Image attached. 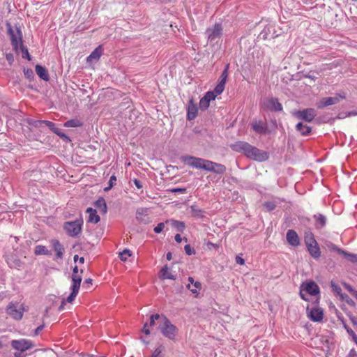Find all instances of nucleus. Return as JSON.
<instances>
[{
    "label": "nucleus",
    "mask_w": 357,
    "mask_h": 357,
    "mask_svg": "<svg viewBox=\"0 0 357 357\" xmlns=\"http://www.w3.org/2000/svg\"><path fill=\"white\" fill-rule=\"evenodd\" d=\"M304 291L310 296H316L319 294L320 289L319 286L314 281L307 282L303 288Z\"/></svg>",
    "instance_id": "18"
},
{
    "label": "nucleus",
    "mask_w": 357,
    "mask_h": 357,
    "mask_svg": "<svg viewBox=\"0 0 357 357\" xmlns=\"http://www.w3.org/2000/svg\"><path fill=\"white\" fill-rule=\"evenodd\" d=\"M144 209L137 210V216L136 218L139 222H142L146 224L147 222L146 220H145L142 216L143 215Z\"/></svg>",
    "instance_id": "45"
},
{
    "label": "nucleus",
    "mask_w": 357,
    "mask_h": 357,
    "mask_svg": "<svg viewBox=\"0 0 357 357\" xmlns=\"http://www.w3.org/2000/svg\"><path fill=\"white\" fill-rule=\"evenodd\" d=\"M148 326H149L148 324L146 323V324H144L143 329H142L143 333H144L146 335L150 334V330L148 328Z\"/></svg>",
    "instance_id": "60"
},
{
    "label": "nucleus",
    "mask_w": 357,
    "mask_h": 357,
    "mask_svg": "<svg viewBox=\"0 0 357 357\" xmlns=\"http://www.w3.org/2000/svg\"><path fill=\"white\" fill-rule=\"evenodd\" d=\"M45 328V324H43L41 325H40L39 326H38L35 331H34V333H33V335L34 336H37L39 333Z\"/></svg>",
    "instance_id": "53"
},
{
    "label": "nucleus",
    "mask_w": 357,
    "mask_h": 357,
    "mask_svg": "<svg viewBox=\"0 0 357 357\" xmlns=\"http://www.w3.org/2000/svg\"><path fill=\"white\" fill-rule=\"evenodd\" d=\"M344 328L347 330L349 334L351 335L354 340L355 341V337H357L356 333L354 332L352 329H351L349 326L344 324Z\"/></svg>",
    "instance_id": "52"
},
{
    "label": "nucleus",
    "mask_w": 357,
    "mask_h": 357,
    "mask_svg": "<svg viewBox=\"0 0 357 357\" xmlns=\"http://www.w3.org/2000/svg\"><path fill=\"white\" fill-rule=\"evenodd\" d=\"M304 283L302 284L301 287V290H300V292H299V295L301 296V298L305 301H310V298H308V296L306 295V294L304 293V290H303V287H304Z\"/></svg>",
    "instance_id": "49"
},
{
    "label": "nucleus",
    "mask_w": 357,
    "mask_h": 357,
    "mask_svg": "<svg viewBox=\"0 0 357 357\" xmlns=\"http://www.w3.org/2000/svg\"><path fill=\"white\" fill-rule=\"evenodd\" d=\"M263 107L271 112L282 111V105L277 98H269L263 102Z\"/></svg>",
    "instance_id": "13"
},
{
    "label": "nucleus",
    "mask_w": 357,
    "mask_h": 357,
    "mask_svg": "<svg viewBox=\"0 0 357 357\" xmlns=\"http://www.w3.org/2000/svg\"><path fill=\"white\" fill-rule=\"evenodd\" d=\"M11 347L20 352L26 351L34 347L33 343L29 340L20 339L13 340L10 342Z\"/></svg>",
    "instance_id": "11"
},
{
    "label": "nucleus",
    "mask_w": 357,
    "mask_h": 357,
    "mask_svg": "<svg viewBox=\"0 0 357 357\" xmlns=\"http://www.w3.org/2000/svg\"><path fill=\"white\" fill-rule=\"evenodd\" d=\"M236 263L240 265H244L245 264V260L240 256L236 257Z\"/></svg>",
    "instance_id": "56"
},
{
    "label": "nucleus",
    "mask_w": 357,
    "mask_h": 357,
    "mask_svg": "<svg viewBox=\"0 0 357 357\" xmlns=\"http://www.w3.org/2000/svg\"><path fill=\"white\" fill-rule=\"evenodd\" d=\"M161 353H162V348H161V346H160V347L156 348L153 351L151 357H162L160 356Z\"/></svg>",
    "instance_id": "50"
},
{
    "label": "nucleus",
    "mask_w": 357,
    "mask_h": 357,
    "mask_svg": "<svg viewBox=\"0 0 357 357\" xmlns=\"http://www.w3.org/2000/svg\"><path fill=\"white\" fill-rule=\"evenodd\" d=\"M291 114L298 119L310 123L312 122L317 116V112L314 108H306L302 110L293 111L291 112Z\"/></svg>",
    "instance_id": "8"
},
{
    "label": "nucleus",
    "mask_w": 357,
    "mask_h": 357,
    "mask_svg": "<svg viewBox=\"0 0 357 357\" xmlns=\"http://www.w3.org/2000/svg\"><path fill=\"white\" fill-rule=\"evenodd\" d=\"M346 259L351 263H357V255L348 252L344 250V253L342 255Z\"/></svg>",
    "instance_id": "34"
},
{
    "label": "nucleus",
    "mask_w": 357,
    "mask_h": 357,
    "mask_svg": "<svg viewBox=\"0 0 357 357\" xmlns=\"http://www.w3.org/2000/svg\"><path fill=\"white\" fill-rule=\"evenodd\" d=\"M252 128L255 132L260 135H264L269 132L267 123L266 122H263L261 120L255 121L253 122L252 124Z\"/></svg>",
    "instance_id": "15"
},
{
    "label": "nucleus",
    "mask_w": 357,
    "mask_h": 357,
    "mask_svg": "<svg viewBox=\"0 0 357 357\" xmlns=\"http://www.w3.org/2000/svg\"><path fill=\"white\" fill-rule=\"evenodd\" d=\"M132 255V252L128 249H125L119 253V257L121 261H126L128 257Z\"/></svg>",
    "instance_id": "36"
},
{
    "label": "nucleus",
    "mask_w": 357,
    "mask_h": 357,
    "mask_svg": "<svg viewBox=\"0 0 357 357\" xmlns=\"http://www.w3.org/2000/svg\"><path fill=\"white\" fill-rule=\"evenodd\" d=\"M132 182L133 183L135 184V185L137 187V188L138 189H141L142 188V183L139 180H138L137 178H134L132 180Z\"/></svg>",
    "instance_id": "54"
},
{
    "label": "nucleus",
    "mask_w": 357,
    "mask_h": 357,
    "mask_svg": "<svg viewBox=\"0 0 357 357\" xmlns=\"http://www.w3.org/2000/svg\"><path fill=\"white\" fill-rule=\"evenodd\" d=\"M162 316H160L159 314H152L151 317H150V321H149V324H148V325L149 326H153L155 325V320H158L159 319H161Z\"/></svg>",
    "instance_id": "43"
},
{
    "label": "nucleus",
    "mask_w": 357,
    "mask_h": 357,
    "mask_svg": "<svg viewBox=\"0 0 357 357\" xmlns=\"http://www.w3.org/2000/svg\"><path fill=\"white\" fill-rule=\"evenodd\" d=\"M184 250H185V252L186 253V255L190 256V255H195V250L194 248H192L191 247L190 245L189 244H187L185 245L184 247Z\"/></svg>",
    "instance_id": "44"
},
{
    "label": "nucleus",
    "mask_w": 357,
    "mask_h": 357,
    "mask_svg": "<svg viewBox=\"0 0 357 357\" xmlns=\"http://www.w3.org/2000/svg\"><path fill=\"white\" fill-rule=\"evenodd\" d=\"M264 206L268 211H272L276 208V204L274 202H266Z\"/></svg>",
    "instance_id": "42"
},
{
    "label": "nucleus",
    "mask_w": 357,
    "mask_h": 357,
    "mask_svg": "<svg viewBox=\"0 0 357 357\" xmlns=\"http://www.w3.org/2000/svg\"><path fill=\"white\" fill-rule=\"evenodd\" d=\"M340 102V98L335 97H326L323 98L317 105L319 109H321L330 105H335Z\"/></svg>",
    "instance_id": "17"
},
{
    "label": "nucleus",
    "mask_w": 357,
    "mask_h": 357,
    "mask_svg": "<svg viewBox=\"0 0 357 357\" xmlns=\"http://www.w3.org/2000/svg\"><path fill=\"white\" fill-rule=\"evenodd\" d=\"M181 160L184 164L193 168L204 169L203 165L205 164L206 159L191 155H183L181 157Z\"/></svg>",
    "instance_id": "9"
},
{
    "label": "nucleus",
    "mask_w": 357,
    "mask_h": 357,
    "mask_svg": "<svg viewBox=\"0 0 357 357\" xmlns=\"http://www.w3.org/2000/svg\"><path fill=\"white\" fill-rule=\"evenodd\" d=\"M159 278L161 280H176V275H173L167 265L164 266L160 272Z\"/></svg>",
    "instance_id": "26"
},
{
    "label": "nucleus",
    "mask_w": 357,
    "mask_h": 357,
    "mask_svg": "<svg viewBox=\"0 0 357 357\" xmlns=\"http://www.w3.org/2000/svg\"><path fill=\"white\" fill-rule=\"evenodd\" d=\"M116 176L114 175H112L110 178H109V182H108V186L105 188L104 190L105 191H108L109 190H110L112 188H113V186L116 184Z\"/></svg>",
    "instance_id": "39"
},
{
    "label": "nucleus",
    "mask_w": 357,
    "mask_h": 357,
    "mask_svg": "<svg viewBox=\"0 0 357 357\" xmlns=\"http://www.w3.org/2000/svg\"><path fill=\"white\" fill-rule=\"evenodd\" d=\"M191 215L196 219H203L206 217V212L199 208L196 204H192L190 206Z\"/></svg>",
    "instance_id": "21"
},
{
    "label": "nucleus",
    "mask_w": 357,
    "mask_h": 357,
    "mask_svg": "<svg viewBox=\"0 0 357 357\" xmlns=\"http://www.w3.org/2000/svg\"><path fill=\"white\" fill-rule=\"evenodd\" d=\"M233 151L244 154L248 158L257 162H264L269 158V153L261 150L249 143L243 141H238L231 145Z\"/></svg>",
    "instance_id": "1"
},
{
    "label": "nucleus",
    "mask_w": 357,
    "mask_h": 357,
    "mask_svg": "<svg viewBox=\"0 0 357 357\" xmlns=\"http://www.w3.org/2000/svg\"><path fill=\"white\" fill-rule=\"evenodd\" d=\"M6 59L9 64H12L14 61V56L12 53H7L6 54Z\"/></svg>",
    "instance_id": "51"
},
{
    "label": "nucleus",
    "mask_w": 357,
    "mask_h": 357,
    "mask_svg": "<svg viewBox=\"0 0 357 357\" xmlns=\"http://www.w3.org/2000/svg\"><path fill=\"white\" fill-rule=\"evenodd\" d=\"M94 206L99 209L102 214H106L107 212V206L103 197H99L94 203Z\"/></svg>",
    "instance_id": "28"
},
{
    "label": "nucleus",
    "mask_w": 357,
    "mask_h": 357,
    "mask_svg": "<svg viewBox=\"0 0 357 357\" xmlns=\"http://www.w3.org/2000/svg\"><path fill=\"white\" fill-rule=\"evenodd\" d=\"M186 287L193 294L195 295V297H197L199 294L198 291H197V289H196L195 287L193 288V289H190V284H187Z\"/></svg>",
    "instance_id": "58"
},
{
    "label": "nucleus",
    "mask_w": 357,
    "mask_h": 357,
    "mask_svg": "<svg viewBox=\"0 0 357 357\" xmlns=\"http://www.w3.org/2000/svg\"><path fill=\"white\" fill-rule=\"evenodd\" d=\"M214 164H215V162H213V161H211L208 160H206L205 164H204V165H203L204 170L211 172L213 170Z\"/></svg>",
    "instance_id": "37"
},
{
    "label": "nucleus",
    "mask_w": 357,
    "mask_h": 357,
    "mask_svg": "<svg viewBox=\"0 0 357 357\" xmlns=\"http://www.w3.org/2000/svg\"><path fill=\"white\" fill-rule=\"evenodd\" d=\"M331 287L335 292H336L337 294H340V292L342 291V289L340 287L335 285L332 283Z\"/></svg>",
    "instance_id": "55"
},
{
    "label": "nucleus",
    "mask_w": 357,
    "mask_h": 357,
    "mask_svg": "<svg viewBox=\"0 0 357 357\" xmlns=\"http://www.w3.org/2000/svg\"><path fill=\"white\" fill-rule=\"evenodd\" d=\"M36 73L38 76L44 81H48L50 79L47 70L45 67L40 65H36Z\"/></svg>",
    "instance_id": "27"
},
{
    "label": "nucleus",
    "mask_w": 357,
    "mask_h": 357,
    "mask_svg": "<svg viewBox=\"0 0 357 357\" xmlns=\"http://www.w3.org/2000/svg\"><path fill=\"white\" fill-rule=\"evenodd\" d=\"M60 137L66 142H71V139L67 135H66L64 132L63 134H61L60 135Z\"/></svg>",
    "instance_id": "57"
},
{
    "label": "nucleus",
    "mask_w": 357,
    "mask_h": 357,
    "mask_svg": "<svg viewBox=\"0 0 357 357\" xmlns=\"http://www.w3.org/2000/svg\"><path fill=\"white\" fill-rule=\"evenodd\" d=\"M102 54V49L101 46L99 45L87 56L86 61L87 62L98 61Z\"/></svg>",
    "instance_id": "23"
},
{
    "label": "nucleus",
    "mask_w": 357,
    "mask_h": 357,
    "mask_svg": "<svg viewBox=\"0 0 357 357\" xmlns=\"http://www.w3.org/2000/svg\"><path fill=\"white\" fill-rule=\"evenodd\" d=\"M164 228H165V223L164 222H160V223L158 224L154 227L153 231L156 234H160V233H161L162 231Z\"/></svg>",
    "instance_id": "48"
},
{
    "label": "nucleus",
    "mask_w": 357,
    "mask_h": 357,
    "mask_svg": "<svg viewBox=\"0 0 357 357\" xmlns=\"http://www.w3.org/2000/svg\"><path fill=\"white\" fill-rule=\"evenodd\" d=\"M229 64H227L218 79V83L214 88L213 91H208L203 97L210 102L215 100L217 96L220 95L225 90V84L228 77V70Z\"/></svg>",
    "instance_id": "3"
},
{
    "label": "nucleus",
    "mask_w": 357,
    "mask_h": 357,
    "mask_svg": "<svg viewBox=\"0 0 357 357\" xmlns=\"http://www.w3.org/2000/svg\"><path fill=\"white\" fill-rule=\"evenodd\" d=\"M54 134L60 137L61 134H63V132L61 131V129L56 128L55 130L53 131Z\"/></svg>",
    "instance_id": "63"
},
{
    "label": "nucleus",
    "mask_w": 357,
    "mask_h": 357,
    "mask_svg": "<svg viewBox=\"0 0 357 357\" xmlns=\"http://www.w3.org/2000/svg\"><path fill=\"white\" fill-rule=\"evenodd\" d=\"M6 25L13 50L17 52L20 49L22 54V58L26 59L28 61H31V57L29 53L28 49L23 45L22 32L20 27L15 26V31L9 22H7Z\"/></svg>",
    "instance_id": "2"
},
{
    "label": "nucleus",
    "mask_w": 357,
    "mask_h": 357,
    "mask_svg": "<svg viewBox=\"0 0 357 357\" xmlns=\"http://www.w3.org/2000/svg\"><path fill=\"white\" fill-rule=\"evenodd\" d=\"M205 34L208 40L212 42L220 38L222 34V26L221 23H215L212 27L206 30Z\"/></svg>",
    "instance_id": "10"
},
{
    "label": "nucleus",
    "mask_w": 357,
    "mask_h": 357,
    "mask_svg": "<svg viewBox=\"0 0 357 357\" xmlns=\"http://www.w3.org/2000/svg\"><path fill=\"white\" fill-rule=\"evenodd\" d=\"M6 313L15 320H20L23 317L24 307L17 302H10L6 309Z\"/></svg>",
    "instance_id": "7"
},
{
    "label": "nucleus",
    "mask_w": 357,
    "mask_h": 357,
    "mask_svg": "<svg viewBox=\"0 0 357 357\" xmlns=\"http://www.w3.org/2000/svg\"><path fill=\"white\" fill-rule=\"evenodd\" d=\"M34 252L36 255H51V252L47 248L46 246L38 245L35 247Z\"/></svg>",
    "instance_id": "31"
},
{
    "label": "nucleus",
    "mask_w": 357,
    "mask_h": 357,
    "mask_svg": "<svg viewBox=\"0 0 357 357\" xmlns=\"http://www.w3.org/2000/svg\"><path fill=\"white\" fill-rule=\"evenodd\" d=\"M158 329L166 338L175 341L178 333V328L174 325L166 316H162Z\"/></svg>",
    "instance_id": "4"
},
{
    "label": "nucleus",
    "mask_w": 357,
    "mask_h": 357,
    "mask_svg": "<svg viewBox=\"0 0 357 357\" xmlns=\"http://www.w3.org/2000/svg\"><path fill=\"white\" fill-rule=\"evenodd\" d=\"M226 170H227V168L224 165L215 162L211 172L217 174H222L226 172Z\"/></svg>",
    "instance_id": "33"
},
{
    "label": "nucleus",
    "mask_w": 357,
    "mask_h": 357,
    "mask_svg": "<svg viewBox=\"0 0 357 357\" xmlns=\"http://www.w3.org/2000/svg\"><path fill=\"white\" fill-rule=\"evenodd\" d=\"M83 220L80 217L74 221H68L63 224V229L70 237H77L82 233Z\"/></svg>",
    "instance_id": "6"
},
{
    "label": "nucleus",
    "mask_w": 357,
    "mask_h": 357,
    "mask_svg": "<svg viewBox=\"0 0 357 357\" xmlns=\"http://www.w3.org/2000/svg\"><path fill=\"white\" fill-rule=\"evenodd\" d=\"M207 246L208 247V248H218V245L213 243L211 242H208Z\"/></svg>",
    "instance_id": "64"
},
{
    "label": "nucleus",
    "mask_w": 357,
    "mask_h": 357,
    "mask_svg": "<svg viewBox=\"0 0 357 357\" xmlns=\"http://www.w3.org/2000/svg\"><path fill=\"white\" fill-rule=\"evenodd\" d=\"M345 287L354 296V292L357 291L353 289L349 284H345Z\"/></svg>",
    "instance_id": "59"
},
{
    "label": "nucleus",
    "mask_w": 357,
    "mask_h": 357,
    "mask_svg": "<svg viewBox=\"0 0 357 357\" xmlns=\"http://www.w3.org/2000/svg\"><path fill=\"white\" fill-rule=\"evenodd\" d=\"M296 130L299 132L302 136L310 135L312 132V128L307 125L303 124L302 122H298L296 125Z\"/></svg>",
    "instance_id": "24"
},
{
    "label": "nucleus",
    "mask_w": 357,
    "mask_h": 357,
    "mask_svg": "<svg viewBox=\"0 0 357 357\" xmlns=\"http://www.w3.org/2000/svg\"><path fill=\"white\" fill-rule=\"evenodd\" d=\"M24 76L29 79L32 80L34 78V73L32 69L26 68L24 70Z\"/></svg>",
    "instance_id": "40"
},
{
    "label": "nucleus",
    "mask_w": 357,
    "mask_h": 357,
    "mask_svg": "<svg viewBox=\"0 0 357 357\" xmlns=\"http://www.w3.org/2000/svg\"><path fill=\"white\" fill-rule=\"evenodd\" d=\"M51 243L52 248L56 252V258L62 259L65 251L63 245L56 239H52Z\"/></svg>",
    "instance_id": "19"
},
{
    "label": "nucleus",
    "mask_w": 357,
    "mask_h": 357,
    "mask_svg": "<svg viewBox=\"0 0 357 357\" xmlns=\"http://www.w3.org/2000/svg\"><path fill=\"white\" fill-rule=\"evenodd\" d=\"M328 249L331 250V251H335L337 253H338L339 255H342V253H344V250L342 248H338L335 244L334 243H331L330 245H328Z\"/></svg>",
    "instance_id": "38"
},
{
    "label": "nucleus",
    "mask_w": 357,
    "mask_h": 357,
    "mask_svg": "<svg viewBox=\"0 0 357 357\" xmlns=\"http://www.w3.org/2000/svg\"><path fill=\"white\" fill-rule=\"evenodd\" d=\"M306 312L308 318L314 322H320L324 317V312L321 307L317 306L310 307L309 305L306 307Z\"/></svg>",
    "instance_id": "12"
},
{
    "label": "nucleus",
    "mask_w": 357,
    "mask_h": 357,
    "mask_svg": "<svg viewBox=\"0 0 357 357\" xmlns=\"http://www.w3.org/2000/svg\"><path fill=\"white\" fill-rule=\"evenodd\" d=\"M313 219L314 220V227L317 229L321 230L326 227L327 218L324 215L321 213L314 214Z\"/></svg>",
    "instance_id": "16"
},
{
    "label": "nucleus",
    "mask_w": 357,
    "mask_h": 357,
    "mask_svg": "<svg viewBox=\"0 0 357 357\" xmlns=\"http://www.w3.org/2000/svg\"><path fill=\"white\" fill-rule=\"evenodd\" d=\"M86 213L89 214V218L87 220L88 222L97 224L100 221V218L98 215H97V211L96 209L89 207L86 209Z\"/></svg>",
    "instance_id": "25"
},
{
    "label": "nucleus",
    "mask_w": 357,
    "mask_h": 357,
    "mask_svg": "<svg viewBox=\"0 0 357 357\" xmlns=\"http://www.w3.org/2000/svg\"><path fill=\"white\" fill-rule=\"evenodd\" d=\"M186 188H175L168 190L169 192H173V193H180L183 194L186 192Z\"/></svg>",
    "instance_id": "47"
},
{
    "label": "nucleus",
    "mask_w": 357,
    "mask_h": 357,
    "mask_svg": "<svg viewBox=\"0 0 357 357\" xmlns=\"http://www.w3.org/2000/svg\"><path fill=\"white\" fill-rule=\"evenodd\" d=\"M174 239L178 243H181L182 241V240H183L180 234H178L175 235Z\"/></svg>",
    "instance_id": "61"
},
{
    "label": "nucleus",
    "mask_w": 357,
    "mask_h": 357,
    "mask_svg": "<svg viewBox=\"0 0 357 357\" xmlns=\"http://www.w3.org/2000/svg\"><path fill=\"white\" fill-rule=\"evenodd\" d=\"M82 125L83 123L80 120L77 119H73L66 121L63 126L67 128H77L82 126Z\"/></svg>",
    "instance_id": "32"
},
{
    "label": "nucleus",
    "mask_w": 357,
    "mask_h": 357,
    "mask_svg": "<svg viewBox=\"0 0 357 357\" xmlns=\"http://www.w3.org/2000/svg\"><path fill=\"white\" fill-rule=\"evenodd\" d=\"M197 115V105L194 103L193 100L191 99L189 101L188 106V112H187V119L189 121L193 120L196 118Z\"/></svg>",
    "instance_id": "20"
},
{
    "label": "nucleus",
    "mask_w": 357,
    "mask_h": 357,
    "mask_svg": "<svg viewBox=\"0 0 357 357\" xmlns=\"http://www.w3.org/2000/svg\"><path fill=\"white\" fill-rule=\"evenodd\" d=\"M42 123H43V124H45V126H47L52 132L56 128V125H55V123L54 122H52V121H47V120H43L42 121Z\"/></svg>",
    "instance_id": "46"
},
{
    "label": "nucleus",
    "mask_w": 357,
    "mask_h": 357,
    "mask_svg": "<svg viewBox=\"0 0 357 357\" xmlns=\"http://www.w3.org/2000/svg\"><path fill=\"white\" fill-rule=\"evenodd\" d=\"M43 120H35V119H31V118H28L25 120V121L30 126H32L35 128H38L40 127L43 123Z\"/></svg>",
    "instance_id": "35"
},
{
    "label": "nucleus",
    "mask_w": 357,
    "mask_h": 357,
    "mask_svg": "<svg viewBox=\"0 0 357 357\" xmlns=\"http://www.w3.org/2000/svg\"><path fill=\"white\" fill-rule=\"evenodd\" d=\"M286 238L288 243L293 247H297L300 245L299 236L294 229H289L287 231Z\"/></svg>",
    "instance_id": "14"
},
{
    "label": "nucleus",
    "mask_w": 357,
    "mask_h": 357,
    "mask_svg": "<svg viewBox=\"0 0 357 357\" xmlns=\"http://www.w3.org/2000/svg\"><path fill=\"white\" fill-rule=\"evenodd\" d=\"M192 284L196 289H200L202 288V284L198 281H195Z\"/></svg>",
    "instance_id": "62"
},
{
    "label": "nucleus",
    "mask_w": 357,
    "mask_h": 357,
    "mask_svg": "<svg viewBox=\"0 0 357 357\" xmlns=\"http://www.w3.org/2000/svg\"><path fill=\"white\" fill-rule=\"evenodd\" d=\"M304 242L306 246L317 243L313 233L310 230L305 232Z\"/></svg>",
    "instance_id": "30"
},
{
    "label": "nucleus",
    "mask_w": 357,
    "mask_h": 357,
    "mask_svg": "<svg viewBox=\"0 0 357 357\" xmlns=\"http://www.w3.org/2000/svg\"><path fill=\"white\" fill-rule=\"evenodd\" d=\"M210 102L208 100H206L205 98H202L199 100V108L202 110H205L209 107Z\"/></svg>",
    "instance_id": "41"
},
{
    "label": "nucleus",
    "mask_w": 357,
    "mask_h": 357,
    "mask_svg": "<svg viewBox=\"0 0 357 357\" xmlns=\"http://www.w3.org/2000/svg\"><path fill=\"white\" fill-rule=\"evenodd\" d=\"M307 250L312 257L319 259L321 256V251L318 243L306 246Z\"/></svg>",
    "instance_id": "22"
},
{
    "label": "nucleus",
    "mask_w": 357,
    "mask_h": 357,
    "mask_svg": "<svg viewBox=\"0 0 357 357\" xmlns=\"http://www.w3.org/2000/svg\"><path fill=\"white\" fill-rule=\"evenodd\" d=\"M167 223L170 222L172 226L176 229L178 231L183 232L185 229V222L174 219H171L166 221Z\"/></svg>",
    "instance_id": "29"
},
{
    "label": "nucleus",
    "mask_w": 357,
    "mask_h": 357,
    "mask_svg": "<svg viewBox=\"0 0 357 357\" xmlns=\"http://www.w3.org/2000/svg\"><path fill=\"white\" fill-rule=\"evenodd\" d=\"M82 273H83V270L81 269L79 274H72V275H71L72 284L70 286L71 293L66 299H63L61 304L59 307V310H63L64 309V305H65L66 302L72 303L75 300L77 295L78 294L79 290L80 288V284H81V282L82 280Z\"/></svg>",
    "instance_id": "5"
}]
</instances>
